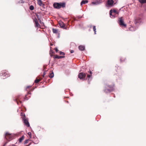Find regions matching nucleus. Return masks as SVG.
I'll return each instance as SVG.
<instances>
[{"label":"nucleus","mask_w":146,"mask_h":146,"mask_svg":"<svg viewBox=\"0 0 146 146\" xmlns=\"http://www.w3.org/2000/svg\"><path fill=\"white\" fill-rule=\"evenodd\" d=\"M54 7L56 9H59L61 7L63 8L65 7V3H56L53 4Z\"/></svg>","instance_id":"obj_1"},{"label":"nucleus","mask_w":146,"mask_h":146,"mask_svg":"<svg viewBox=\"0 0 146 146\" xmlns=\"http://www.w3.org/2000/svg\"><path fill=\"white\" fill-rule=\"evenodd\" d=\"M117 13H118L115 10H112L111 9L110 11V17L112 18H114L115 17V15Z\"/></svg>","instance_id":"obj_2"},{"label":"nucleus","mask_w":146,"mask_h":146,"mask_svg":"<svg viewBox=\"0 0 146 146\" xmlns=\"http://www.w3.org/2000/svg\"><path fill=\"white\" fill-rule=\"evenodd\" d=\"M5 138L9 141H10L12 139V136L11 134H9V133L7 132L5 134Z\"/></svg>","instance_id":"obj_3"},{"label":"nucleus","mask_w":146,"mask_h":146,"mask_svg":"<svg viewBox=\"0 0 146 146\" xmlns=\"http://www.w3.org/2000/svg\"><path fill=\"white\" fill-rule=\"evenodd\" d=\"M1 76H2V78L3 79L6 78L9 76V74L7 73L6 72H4V71L2 73L0 74Z\"/></svg>","instance_id":"obj_4"},{"label":"nucleus","mask_w":146,"mask_h":146,"mask_svg":"<svg viewBox=\"0 0 146 146\" xmlns=\"http://www.w3.org/2000/svg\"><path fill=\"white\" fill-rule=\"evenodd\" d=\"M119 23L120 25L121 26H124L125 27L126 26V25L124 23V21L122 17L119 18L118 20Z\"/></svg>","instance_id":"obj_5"},{"label":"nucleus","mask_w":146,"mask_h":146,"mask_svg":"<svg viewBox=\"0 0 146 146\" xmlns=\"http://www.w3.org/2000/svg\"><path fill=\"white\" fill-rule=\"evenodd\" d=\"M142 22V19L138 17L135 19L134 23L135 25H137V24H140Z\"/></svg>","instance_id":"obj_6"},{"label":"nucleus","mask_w":146,"mask_h":146,"mask_svg":"<svg viewBox=\"0 0 146 146\" xmlns=\"http://www.w3.org/2000/svg\"><path fill=\"white\" fill-rule=\"evenodd\" d=\"M113 86H108V87L110 88V89L105 88L104 90L105 92L106 93H110L113 90Z\"/></svg>","instance_id":"obj_7"},{"label":"nucleus","mask_w":146,"mask_h":146,"mask_svg":"<svg viewBox=\"0 0 146 146\" xmlns=\"http://www.w3.org/2000/svg\"><path fill=\"white\" fill-rule=\"evenodd\" d=\"M85 76V74L82 72L80 73L78 75V78L81 79H84Z\"/></svg>","instance_id":"obj_8"},{"label":"nucleus","mask_w":146,"mask_h":146,"mask_svg":"<svg viewBox=\"0 0 146 146\" xmlns=\"http://www.w3.org/2000/svg\"><path fill=\"white\" fill-rule=\"evenodd\" d=\"M114 1L113 0H108L107 2V5L108 6L112 7L113 5V4Z\"/></svg>","instance_id":"obj_9"},{"label":"nucleus","mask_w":146,"mask_h":146,"mask_svg":"<svg viewBox=\"0 0 146 146\" xmlns=\"http://www.w3.org/2000/svg\"><path fill=\"white\" fill-rule=\"evenodd\" d=\"M22 119L23 121V122L25 123V125L27 127H29L30 126V124L28 121L27 119H25V117L23 118Z\"/></svg>","instance_id":"obj_10"},{"label":"nucleus","mask_w":146,"mask_h":146,"mask_svg":"<svg viewBox=\"0 0 146 146\" xmlns=\"http://www.w3.org/2000/svg\"><path fill=\"white\" fill-rule=\"evenodd\" d=\"M78 48L81 51H83L85 50V46H84L80 45L78 46Z\"/></svg>","instance_id":"obj_11"},{"label":"nucleus","mask_w":146,"mask_h":146,"mask_svg":"<svg viewBox=\"0 0 146 146\" xmlns=\"http://www.w3.org/2000/svg\"><path fill=\"white\" fill-rule=\"evenodd\" d=\"M88 2V1L87 0H83L80 3V5L82 6L83 4L87 3Z\"/></svg>","instance_id":"obj_12"},{"label":"nucleus","mask_w":146,"mask_h":146,"mask_svg":"<svg viewBox=\"0 0 146 146\" xmlns=\"http://www.w3.org/2000/svg\"><path fill=\"white\" fill-rule=\"evenodd\" d=\"M38 4L40 6H43L44 5V4L42 3L41 0H37Z\"/></svg>","instance_id":"obj_13"},{"label":"nucleus","mask_w":146,"mask_h":146,"mask_svg":"<svg viewBox=\"0 0 146 146\" xmlns=\"http://www.w3.org/2000/svg\"><path fill=\"white\" fill-rule=\"evenodd\" d=\"M65 57L64 56H59L57 55H56L54 57V58H58V59H60L62 58H64Z\"/></svg>","instance_id":"obj_14"},{"label":"nucleus","mask_w":146,"mask_h":146,"mask_svg":"<svg viewBox=\"0 0 146 146\" xmlns=\"http://www.w3.org/2000/svg\"><path fill=\"white\" fill-rule=\"evenodd\" d=\"M59 25L60 27L62 28H64L65 27V25L63 22L62 21L59 23Z\"/></svg>","instance_id":"obj_15"},{"label":"nucleus","mask_w":146,"mask_h":146,"mask_svg":"<svg viewBox=\"0 0 146 146\" xmlns=\"http://www.w3.org/2000/svg\"><path fill=\"white\" fill-rule=\"evenodd\" d=\"M99 2L97 1L92 3V4L94 5H97L99 4Z\"/></svg>","instance_id":"obj_16"},{"label":"nucleus","mask_w":146,"mask_h":146,"mask_svg":"<svg viewBox=\"0 0 146 146\" xmlns=\"http://www.w3.org/2000/svg\"><path fill=\"white\" fill-rule=\"evenodd\" d=\"M138 1L141 4L146 3V0H138Z\"/></svg>","instance_id":"obj_17"},{"label":"nucleus","mask_w":146,"mask_h":146,"mask_svg":"<svg viewBox=\"0 0 146 146\" xmlns=\"http://www.w3.org/2000/svg\"><path fill=\"white\" fill-rule=\"evenodd\" d=\"M134 27H131V28H130L129 30L131 31H134L137 28V27L136 28H135V29H134Z\"/></svg>","instance_id":"obj_18"},{"label":"nucleus","mask_w":146,"mask_h":146,"mask_svg":"<svg viewBox=\"0 0 146 146\" xmlns=\"http://www.w3.org/2000/svg\"><path fill=\"white\" fill-rule=\"evenodd\" d=\"M49 76L51 78H52L54 77V74L53 72L52 71L51 73H50Z\"/></svg>","instance_id":"obj_19"},{"label":"nucleus","mask_w":146,"mask_h":146,"mask_svg":"<svg viewBox=\"0 0 146 146\" xmlns=\"http://www.w3.org/2000/svg\"><path fill=\"white\" fill-rule=\"evenodd\" d=\"M24 137L23 135L22 136V137H20L19 139V142L21 143L22 141L24 139Z\"/></svg>","instance_id":"obj_20"},{"label":"nucleus","mask_w":146,"mask_h":146,"mask_svg":"<svg viewBox=\"0 0 146 146\" xmlns=\"http://www.w3.org/2000/svg\"><path fill=\"white\" fill-rule=\"evenodd\" d=\"M52 32L56 34L58 33V30L57 29H52Z\"/></svg>","instance_id":"obj_21"},{"label":"nucleus","mask_w":146,"mask_h":146,"mask_svg":"<svg viewBox=\"0 0 146 146\" xmlns=\"http://www.w3.org/2000/svg\"><path fill=\"white\" fill-rule=\"evenodd\" d=\"M40 26V25L38 23V21L35 23V27H38Z\"/></svg>","instance_id":"obj_22"},{"label":"nucleus","mask_w":146,"mask_h":146,"mask_svg":"<svg viewBox=\"0 0 146 146\" xmlns=\"http://www.w3.org/2000/svg\"><path fill=\"white\" fill-rule=\"evenodd\" d=\"M31 94V92H28L27 94V95H26V97H25V99H26L27 100H28V99L27 98V96H29V95H30Z\"/></svg>","instance_id":"obj_23"},{"label":"nucleus","mask_w":146,"mask_h":146,"mask_svg":"<svg viewBox=\"0 0 146 146\" xmlns=\"http://www.w3.org/2000/svg\"><path fill=\"white\" fill-rule=\"evenodd\" d=\"M93 29L94 31V34H96V27L95 26H93Z\"/></svg>","instance_id":"obj_24"},{"label":"nucleus","mask_w":146,"mask_h":146,"mask_svg":"<svg viewBox=\"0 0 146 146\" xmlns=\"http://www.w3.org/2000/svg\"><path fill=\"white\" fill-rule=\"evenodd\" d=\"M29 9L31 10H33L34 9V6L33 5H31L29 7Z\"/></svg>","instance_id":"obj_25"},{"label":"nucleus","mask_w":146,"mask_h":146,"mask_svg":"<svg viewBox=\"0 0 146 146\" xmlns=\"http://www.w3.org/2000/svg\"><path fill=\"white\" fill-rule=\"evenodd\" d=\"M30 140L29 139L25 140L24 142V144H26L28 143L29 141H30Z\"/></svg>","instance_id":"obj_26"},{"label":"nucleus","mask_w":146,"mask_h":146,"mask_svg":"<svg viewBox=\"0 0 146 146\" xmlns=\"http://www.w3.org/2000/svg\"><path fill=\"white\" fill-rule=\"evenodd\" d=\"M91 75H88V76H87V77H88V78H89L88 79V81L89 82V80L90 79V81L91 80V79H90V77H91Z\"/></svg>","instance_id":"obj_27"},{"label":"nucleus","mask_w":146,"mask_h":146,"mask_svg":"<svg viewBox=\"0 0 146 146\" xmlns=\"http://www.w3.org/2000/svg\"><path fill=\"white\" fill-rule=\"evenodd\" d=\"M40 81V80L39 79H36L35 81V83H37L38 82Z\"/></svg>","instance_id":"obj_28"},{"label":"nucleus","mask_w":146,"mask_h":146,"mask_svg":"<svg viewBox=\"0 0 146 146\" xmlns=\"http://www.w3.org/2000/svg\"><path fill=\"white\" fill-rule=\"evenodd\" d=\"M28 135H29L30 137V138H31V132H29L28 133Z\"/></svg>","instance_id":"obj_29"},{"label":"nucleus","mask_w":146,"mask_h":146,"mask_svg":"<svg viewBox=\"0 0 146 146\" xmlns=\"http://www.w3.org/2000/svg\"><path fill=\"white\" fill-rule=\"evenodd\" d=\"M60 55H65V53L62 52L60 51Z\"/></svg>","instance_id":"obj_30"},{"label":"nucleus","mask_w":146,"mask_h":146,"mask_svg":"<svg viewBox=\"0 0 146 146\" xmlns=\"http://www.w3.org/2000/svg\"><path fill=\"white\" fill-rule=\"evenodd\" d=\"M34 21L35 22V23L36 22L38 21L37 19L36 18L34 19Z\"/></svg>","instance_id":"obj_31"},{"label":"nucleus","mask_w":146,"mask_h":146,"mask_svg":"<svg viewBox=\"0 0 146 146\" xmlns=\"http://www.w3.org/2000/svg\"><path fill=\"white\" fill-rule=\"evenodd\" d=\"M37 18L39 20H40V18L38 15H36Z\"/></svg>","instance_id":"obj_32"},{"label":"nucleus","mask_w":146,"mask_h":146,"mask_svg":"<svg viewBox=\"0 0 146 146\" xmlns=\"http://www.w3.org/2000/svg\"><path fill=\"white\" fill-rule=\"evenodd\" d=\"M39 22H40V23L42 25V24H44V23H43V22H41V20H39Z\"/></svg>","instance_id":"obj_33"},{"label":"nucleus","mask_w":146,"mask_h":146,"mask_svg":"<svg viewBox=\"0 0 146 146\" xmlns=\"http://www.w3.org/2000/svg\"><path fill=\"white\" fill-rule=\"evenodd\" d=\"M55 50L56 52H57L58 51V50L57 48H55Z\"/></svg>","instance_id":"obj_34"},{"label":"nucleus","mask_w":146,"mask_h":146,"mask_svg":"<svg viewBox=\"0 0 146 146\" xmlns=\"http://www.w3.org/2000/svg\"><path fill=\"white\" fill-rule=\"evenodd\" d=\"M74 52V51L73 50H70V53H73Z\"/></svg>","instance_id":"obj_35"},{"label":"nucleus","mask_w":146,"mask_h":146,"mask_svg":"<svg viewBox=\"0 0 146 146\" xmlns=\"http://www.w3.org/2000/svg\"><path fill=\"white\" fill-rule=\"evenodd\" d=\"M19 100V98L18 97H17V98H16V100H15L17 101V100Z\"/></svg>","instance_id":"obj_36"},{"label":"nucleus","mask_w":146,"mask_h":146,"mask_svg":"<svg viewBox=\"0 0 146 146\" xmlns=\"http://www.w3.org/2000/svg\"><path fill=\"white\" fill-rule=\"evenodd\" d=\"M45 75V72H44V73H43V76L44 77Z\"/></svg>","instance_id":"obj_37"},{"label":"nucleus","mask_w":146,"mask_h":146,"mask_svg":"<svg viewBox=\"0 0 146 146\" xmlns=\"http://www.w3.org/2000/svg\"><path fill=\"white\" fill-rule=\"evenodd\" d=\"M45 75V72H44V73H43V76L44 77Z\"/></svg>","instance_id":"obj_38"},{"label":"nucleus","mask_w":146,"mask_h":146,"mask_svg":"<svg viewBox=\"0 0 146 146\" xmlns=\"http://www.w3.org/2000/svg\"><path fill=\"white\" fill-rule=\"evenodd\" d=\"M45 75V72H44V73H43V76L44 77Z\"/></svg>","instance_id":"obj_39"},{"label":"nucleus","mask_w":146,"mask_h":146,"mask_svg":"<svg viewBox=\"0 0 146 146\" xmlns=\"http://www.w3.org/2000/svg\"><path fill=\"white\" fill-rule=\"evenodd\" d=\"M89 72L90 74H92V71H89Z\"/></svg>","instance_id":"obj_40"},{"label":"nucleus","mask_w":146,"mask_h":146,"mask_svg":"<svg viewBox=\"0 0 146 146\" xmlns=\"http://www.w3.org/2000/svg\"><path fill=\"white\" fill-rule=\"evenodd\" d=\"M30 86H27V88H29V87H30Z\"/></svg>","instance_id":"obj_41"},{"label":"nucleus","mask_w":146,"mask_h":146,"mask_svg":"<svg viewBox=\"0 0 146 146\" xmlns=\"http://www.w3.org/2000/svg\"><path fill=\"white\" fill-rule=\"evenodd\" d=\"M30 145H31V143H30L28 145L26 146H29Z\"/></svg>","instance_id":"obj_42"},{"label":"nucleus","mask_w":146,"mask_h":146,"mask_svg":"<svg viewBox=\"0 0 146 146\" xmlns=\"http://www.w3.org/2000/svg\"><path fill=\"white\" fill-rule=\"evenodd\" d=\"M120 60H121V61H122V59H120Z\"/></svg>","instance_id":"obj_43"},{"label":"nucleus","mask_w":146,"mask_h":146,"mask_svg":"<svg viewBox=\"0 0 146 146\" xmlns=\"http://www.w3.org/2000/svg\"><path fill=\"white\" fill-rule=\"evenodd\" d=\"M12 146H15V145H13Z\"/></svg>","instance_id":"obj_44"},{"label":"nucleus","mask_w":146,"mask_h":146,"mask_svg":"<svg viewBox=\"0 0 146 146\" xmlns=\"http://www.w3.org/2000/svg\"><path fill=\"white\" fill-rule=\"evenodd\" d=\"M50 45H51V46H52V44H51Z\"/></svg>","instance_id":"obj_45"},{"label":"nucleus","mask_w":146,"mask_h":146,"mask_svg":"<svg viewBox=\"0 0 146 146\" xmlns=\"http://www.w3.org/2000/svg\"><path fill=\"white\" fill-rule=\"evenodd\" d=\"M17 104H18V102H17Z\"/></svg>","instance_id":"obj_46"},{"label":"nucleus","mask_w":146,"mask_h":146,"mask_svg":"<svg viewBox=\"0 0 146 146\" xmlns=\"http://www.w3.org/2000/svg\"><path fill=\"white\" fill-rule=\"evenodd\" d=\"M20 102L21 103V101H20Z\"/></svg>","instance_id":"obj_47"}]
</instances>
